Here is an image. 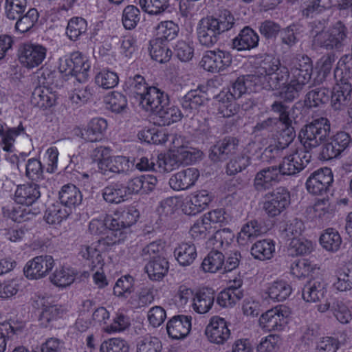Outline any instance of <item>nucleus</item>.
Segmentation results:
<instances>
[{
	"mask_svg": "<svg viewBox=\"0 0 352 352\" xmlns=\"http://www.w3.org/2000/svg\"><path fill=\"white\" fill-rule=\"evenodd\" d=\"M328 24L326 19H318L309 23L311 45L315 48L326 50H341L347 43L349 32L345 23L338 20L325 30Z\"/></svg>",
	"mask_w": 352,
	"mask_h": 352,
	"instance_id": "obj_1",
	"label": "nucleus"
},
{
	"mask_svg": "<svg viewBox=\"0 0 352 352\" xmlns=\"http://www.w3.org/2000/svg\"><path fill=\"white\" fill-rule=\"evenodd\" d=\"M252 75L258 88L275 90L280 88V84L288 79L289 72L281 64L279 58L264 54L256 58L255 69Z\"/></svg>",
	"mask_w": 352,
	"mask_h": 352,
	"instance_id": "obj_2",
	"label": "nucleus"
},
{
	"mask_svg": "<svg viewBox=\"0 0 352 352\" xmlns=\"http://www.w3.org/2000/svg\"><path fill=\"white\" fill-rule=\"evenodd\" d=\"M234 24V16L226 9L202 18L196 28L199 43L208 48L213 47L219 41L220 36L233 28Z\"/></svg>",
	"mask_w": 352,
	"mask_h": 352,
	"instance_id": "obj_3",
	"label": "nucleus"
},
{
	"mask_svg": "<svg viewBox=\"0 0 352 352\" xmlns=\"http://www.w3.org/2000/svg\"><path fill=\"white\" fill-rule=\"evenodd\" d=\"M330 130L329 120L322 117L305 125L299 132L298 138L303 148L310 153L326 141Z\"/></svg>",
	"mask_w": 352,
	"mask_h": 352,
	"instance_id": "obj_4",
	"label": "nucleus"
},
{
	"mask_svg": "<svg viewBox=\"0 0 352 352\" xmlns=\"http://www.w3.org/2000/svg\"><path fill=\"white\" fill-rule=\"evenodd\" d=\"M262 208L270 217L280 214L290 205V192L284 186H279L265 194Z\"/></svg>",
	"mask_w": 352,
	"mask_h": 352,
	"instance_id": "obj_5",
	"label": "nucleus"
},
{
	"mask_svg": "<svg viewBox=\"0 0 352 352\" xmlns=\"http://www.w3.org/2000/svg\"><path fill=\"white\" fill-rule=\"evenodd\" d=\"M311 155L304 148L285 155L277 166L282 175L292 176L302 170L310 162Z\"/></svg>",
	"mask_w": 352,
	"mask_h": 352,
	"instance_id": "obj_6",
	"label": "nucleus"
},
{
	"mask_svg": "<svg viewBox=\"0 0 352 352\" xmlns=\"http://www.w3.org/2000/svg\"><path fill=\"white\" fill-rule=\"evenodd\" d=\"M232 63V56L229 52L217 49L207 51L199 64L207 72L219 73L228 68Z\"/></svg>",
	"mask_w": 352,
	"mask_h": 352,
	"instance_id": "obj_7",
	"label": "nucleus"
},
{
	"mask_svg": "<svg viewBox=\"0 0 352 352\" xmlns=\"http://www.w3.org/2000/svg\"><path fill=\"white\" fill-rule=\"evenodd\" d=\"M140 212L135 206L124 210H118L113 214L106 217L107 228L116 231L126 233V229L133 225L138 219Z\"/></svg>",
	"mask_w": 352,
	"mask_h": 352,
	"instance_id": "obj_8",
	"label": "nucleus"
},
{
	"mask_svg": "<svg viewBox=\"0 0 352 352\" xmlns=\"http://www.w3.org/2000/svg\"><path fill=\"white\" fill-rule=\"evenodd\" d=\"M47 48L42 45L25 43L19 50V60L28 68L39 66L46 58Z\"/></svg>",
	"mask_w": 352,
	"mask_h": 352,
	"instance_id": "obj_9",
	"label": "nucleus"
},
{
	"mask_svg": "<svg viewBox=\"0 0 352 352\" xmlns=\"http://www.w3.org/2000/svg\"><path fill=\"white\" fill-rule=\"evenodd\" d=\"M333 182L331 170L329 168L318 169L309 176L306 181L307 191L314 195H322L329 190Z\"/></svg>",
	"mask_w": 352,
	"mask_h": 352,
	"instance_id": "obj_10",
	"label": "nucleus"
},
{
	"mask_svg": "<svg viewBox=\"0 0 352 352\" xmlns=\"http://www.w3.org/2000/svg\"><path fill=\"white\" fill-rule=\"evenodd\" d=\"M288 311L286 307L279 306L267 311L259 318L261 327L267 331H280L287 323Z\"/></svg>",
	"mask_w": 352,
	"mask_h": 352,
	"instance_id": "obj_11",
	"label": "nucleus"
},
{
	"mask_svg": "<svg viewBox=\"0 0 352 352\" xmlns=\"http://www.w3.org/2000/svg\"><path fill=\"white\" fill-rule=\"evenodd\" d=\"M281 176L276 165L265 167L256 173L253 188L258 193L266 192L280 181Z\"/></svg>",
	"mask_w": 352,
	"mask_h": 352,
	"instance_id": "obj_12",
	"label": "nucleus"
},
{
	"mask_svg": "<svg viewBox=\"0 0 352 352\" xmlns=\"http://www.w3.org/2000/svg\"><path fill=\"white\" fill-rule=\"evenodd\" d=\"M54 265L52 256H38L29 261L24 269V274L29 279H39L45 277Z\"/></svg>",
	"mask_w": 352,
	"mask_h": 352,
	"instance_id": "obj_13",
	"label": "nucleus"
},
{
	"mask_svg": "<svg viewBox=\"0 0 352 352\" xmlns=\"http://www.w3.org/2000/svg\"><path fill=\"white\" fill-rule=\"evenodd\" d=\"M239 140L232 136H226L217 141L210 148L209 158L214 162H223L235 153L238 146Z\"/></svg>",
	"mask_w": 352,
	"mask_h": 352,
	"instance_id": "obj_14",
	"label": "nucleus"
},
{
	"mask_svg": "<svg viewBox=\"0 0 352 352\" xmlns=\"http://www.w3.org/2000/svg\"><path fill=\"white\" fill-rule=\"evenodd\" d=\"M335 79L338 82L331 91V104L335 110H340L348 106L352 98V86L349 82L350 79L336 78Z\"/></svg>",
	"mask_w": 352,
	"mask_h": 352,
	"instance_id": "obj_15",
	"label": "nucleus"
},
{
	"mask_svg": "<svg viewBox=\"0 0 352 352\" xmlns=\"http://www.w3.org/2000/svg\"><path fill=\"white\" fill-rule=\"evenodd\" d=\"M205 334L210 342L222 344L230 338V331L223 318L213 316L206 327Z\"/></svg>",
	"mask_w": 352,
	"mask_h": 352,
	"instance_id": "obj_16",
	"label": "nucleus"
},
{
	"mask_svg": "<svg viewBox=\"0 0 352 352\" xmlns=\"http://www.w3.org/2000/svg\"><path fill=\"white\" fill-rule=\"evenodd\" d=\"M168 96L164 91L150 86L138 104L146 111L155 113L164 105L168 104Z\"/></svg>",
	"mask_w": 352,
	"mask_h": 352,
	"instance_id": "obj_17",
	"label": "nucleus"
},
{
	"mask_svg": "<svg viewBox=\"0 0 352 352\" xmlns=\"http://www.w3.org/2000/svg\"><path fill=\"white\" fill-rule=\"evenodd\" d=\"M313 65L311 58L305 54L296 55L291 67L292 78L306 85L311 79Z\"/></svg>",
	"mask_w": 352,
	"mask_h": 352,
	"instance_id": "obj_18",
	"label": "nucleus"
},
{
	"mask_svg": "<svg viewBox=\"0 0 352 352\" xmlns=\"http://www.w3.org/2000/svg\"><path fill=\"white\" fill-rule=\"evenodd\" d=\"M199 177V171L198 169L188 168L173 175L168 184L174 190H185L194 186Z\"/></svg>",
	"mask_w": 352,
	"mask_h": 352,
	"instance_id": "obj_19",
	"label": "nucleus"
},
{
	"mask_svg": "<svg viewBox=\"0 0 352 352\" xmlns=\"http://www.w3.org/2000/svg\"><path fill=\"white\" fill-rule=\"evenodd\" d=\"M192 317L185 315H177L167 322L166 330L170 338L180 340L186 338L191 329Z\"/></svg>",
	"mask_w": 352,
	"mask_h": 352,
	"instance_id": "obj_20",
	"label": "nucleus"
},
{
	"mask_svg": "<svg viewBox=\"0 0 352 352\" xmlns=\"http://www.w3.org/2000/svg\"><path fill=\"white\" fill-rule=\"evenodd\" d=\"M258 89L257 82L252 74L241 76L232 83L225 95L228 96V99L236 100L248 92L257 91Z\"/></svg>",
	"mask_w": 352,
	"mask_h": 352,
	"instance_id": "obj_21",
	"label": "nucleus"
},
{
	"mask_svg": "<svg viewBox=\"0 0 352 352\" xmlns=\"http://www.w3.org/2000/svg\"><path fill=\"white\" fill-rule=\"evenodd\" d=\"M149 87L150 85L146 83L144 77L140 74L128 77L123 85L126 94L138 104Z\"/></svg>",
	"mask_w": 352,
	"mask_h": 352,
	"instance_id": "obj_22",
	"label": "nucleus"
},
{
	"mask_svg": "<svg viewBox=\"0 0 352 352\" xmlns=\"http://www.w3.org/2000/svg\"><path fill=\"white\" fill-rule=\"evenodd\" d=\"M178 100L186 116L195 114L207 100L206 95L199 89H192Z\"/></svg>",
	"mask_w": 352,
	"mask_h": 352,
	"instance_id": "obj_23",
	"label": "nucleus"
},
{
	"mask_svg": "<svg viewBox=\"0 0 352 352\" xmlns=\"http://www.w3.org/2000/svg\"><path fill=\"white\" fill-rule=\"evenodd\" d=\"M107 129V122L105 119L94 118L81 130V137L88 142H99L104 138Z\"/></svg>",
	"mask_w": 352,
	"mask_h": 352,
	"instance_id": "obj_24",
	"label": "nucleus"
},
{
	"mask_svg": "<svg viewBox=\"0 0 352 352\" xmlns=\"http://www.w3.org/2000/svg\"><path fill=\"white\" fill-rule=\"evenodd\" d=\"M258 34L249 26H245L232 39V46L238 51L250 50L258 46Z\"/></svg>",
	"mask_w": 352,
	"mask_h": 352,
	"instance_id": "obj_25",
	"label": "nucleus"
},
{
	"mask_svg": "<svg viewBox=\"0 0 352 352\" xmlns=\"http://www.w3.org/2000/svg\"><path fill=\"white\" fill-rule=\"evenodd\" d=\"M40 197V186L36 183L19 185L14 193L15 201L28 206L35 203Z\"/></svg>",
	"mask_w": 352,
	"mask_h": 352,
	"instance_id": "obj_26",
	"label": "nucleus"
},
{
	"mask_svg": "<svg viewBox=\"0 0 352 352\" xmlns=\"http://www.w3.org/2000/svg\"><path fill=\"white\" fill-rule=\"evenodd\" d=\"M59 204L64 206L65 208L72 209L79 206L82 200V195L80 190L73 184L64 185L58 193Z\"/></svg>",
	"mask_w": 352,
	"mask_h": 352,
	"instance_id": "obj_27",
	"label": "nucleus"
},
{
	"mask_svg": "<svg viewBox=\"0 0 352 352\" xmlns=\"http://www.w3.org/2000/svg\"><path fill=\"white\" fill-rule=\"evenodd\" d=\"M214 298V291L212 289L201 288L195 294L192 308L198 314H206L212 308Z\"/></svg>",
	"mask_w": 352,
	"mask_h": 352,
	"instance_id": "obj_28",
	"label": "nucleus"
},
{
	"mask_svg": "<svg viewBox=\"0 0 352 352\" xmlns=\"http://www.w3.org/2000/svg\"><path fill=\"white\" fill-rule=\"evenodd\" d=\"M169 269L168 260L163 256H157L148 262L144 270L148 278L155 281H160L167 274Z\"/></svg>",
	"mask_w": 352,
	"mask_h": 352,
	"instance_id": "obj_29",
	"label": "nucleus"
},
{
	"mask_svg": "<svg viewBox=\"0 0 352 352\" xmlns=\"http://www.w3.org/2000/svg\"><path fill=\"white\" fill-rule=\"evenodd\" d=\"M56 96L45 86H38L34 89L30 102L36 107L45 110L55 104Z\"/></svg>",
	"mask_w": 352,
	"mask_h": 352,
	"instance_id": "obj_30",
	"label": "nucleus"
},
{
	"mask_svg": "<svg viewBox=\"0 0 352 352\" xmlns=\"http://www.w3.org/2000/svg\"><path fill=\"white\" fill-rule=\"evenodd\" d=\"M23 133L25 128L21 122L17 127H9L6 123L0 122V142L3 151L12 152L16 138Z\"/></svg>",
	"mask_w": 352,
	"mask_h": 352,
	"instance_id": "obj_31",
	"label": "nucleus"
},
{
	"mask_svg": "<svg viewBox=\"0 0 352 352\" xmlns=\"http://www.w3.org/2000/svg\"><path fill=\"white\" fill-rule=\"evenodd\" d=\"M173 254L178 263L183 267L190 265L197 256L196 247L190 242L178 244L174 250Z\"/></svg>",
	"mask_w": 352,
	"mask_h": 352,
	"instance_id": "obj_32",
	"label": "nucleus"
},
{
	"mask_svg": "<svg viewBox=\"0 0 352 352\" xmlns=\"http://www.w3.org/2000/svg\"><path fill=\"white\" fill-rule=\"evenodd\" d=\"M65 314V309L58 305H43L38 317L40 324L45 327L53 325L54 322L62 318Z\"/></svg>",
	"mask_w": 352,
	"mask_h": 352,
	"instance_id": "obj_33",
	"label": "nucleus"
},
{
	"mask_svg": "<svg viewBox=\"0 0 352 352\" xmlns=\"http://www.w3.org/2000/svg\"><path fill=\"white\" fill-rule=\"evenodd\" d=\"M102 197L110 204H120L129 197L124 184L120 182L112 183L104 187L102 190Z\"/></svg>",
	"mask_w": 352,
	"mask_h": 352,
	"instance_id": "obj_34",
	"label": "nucleus"
},
{
	"mask_svg": "<svg viewBox=\"0 0 352 352\" xmlns=\"http://www.w3.org/2000/svg\"><path fill=\"white\" fill-rule=\"evenodd\" d=\"M326 285L323 282L315 280L306 284L302 291V298L307 302H316L326 297Z\"/></svg>",
	"mask_w": 352,
	"mask_h": 352,
	"instance_id": "obj_35",
	"label": "nucleus"
},
{
	"mask_svg": "<svg viewBox=\"0 0 352 352\" xmlns=\"http://www.w3.org/2000/svg\"><path fill=\"white\" fill-rule=\"evenodd\" d=\"M74 77L80 82H85L89 78L91 63L88 58L79 52L72 53Z\"/></svg>",
	"mask_w": 352,
	"mask_h": 352,
	"instance_id": "obj_36",
	"label": "nucleus"
},
{
	"mask_svg": "<svg viewBox=\"0 0 352 352\" xmlns=\"http://www.w3.org/2000/svg\"><path fill=\"white\" fill-rule=\"evenodd\" d=\"M148 50L152 59L160 63L168 62L172 55L167 42L157 38L150 41Z\"/></svg>",
	"mask_w": 352,
	"mask_h": 352,
	"instance_id": "obj_37",
	"label": "nucleus"
},
{
	"mask_svg": "<svg viewBox=\"0 0 352 352\" xmlns=\"http://www.w3.org/2000/svg\"><path fill=\"white\" fill-rule=\"evenodd\" d=\"M76 275V271L64 266L57 267L50 276V281L58 287H66L74 283Z\"/></svg>",
	"mask_w": 352,
	"mask_h": 352,
	"instance_id": "obj_38",
	"label": "nucleus"
},
{
	"mask_svg": "<svg viewBox=\"0 0 352 352\" xmlns=\"http://www.w3.org/2000/svg\"><path fill=\"white\" fill-rule=\"evenodd\" d=\"M72 214L71 209L56 203L50 206L45 212L44 219L51 225H58Z\"/></svg>",
	"mask_w": 352,
	"mask_h": 352,
	"instance_id": "obj_39",
	"label": "nucleus"
},
{
	"mask_svg": "<svg viewBox=\"0 0 352 352\" xmlns=\"http://www.w3.org/2000/svg\"><path fill=\"white\" fill-rule=\"evenodd\" d=\"M155 114L159 118V124L163 126H168L178 122L184 116V113L178 107L170 105L169 103L160 109Z\"/></svg>",
	"mask_w": 352,
	"mask_h": 352,
	"instance_id": "obj_40",
	"label": "nucleus"
},
{
	"mask_svg": "<svg viewBox=\"0 0 352 352\" xmlns=\"http://www.w3.org/2000/svg\"><path fill=\"white\" fill-rule=\"evenodd\" d=\"M275 252V245L273 241L264 239L256 241L251 248L252 256L260 261L270 259Z\"/></svg>",
	"mask_w": 352,
	"mask_h": 352,
	"instance_id": "obj_41",
	"label": "nucleus"
},
{
	"mask_svg": "<svg viewBox=\"0 0 352 352\" xmlns=\"http://www.w3.org/2000/svg\"><path fill=\"white\" fill-rule=\"evenodd\" d=\"M135 159L131 160L129 157L117 155L111 157L110 161L107 163L109 171L116 174L127 175L133 170Z\"/></svg>",
	"mask_w": 352,
	"mask_h": 352,
	"instance_id": "obj_42",
	"label": "nucleus"
},
{
	"mask_svg": "<svg viewBox=\"0 0 352 352\" xmlns=\"http://www.w3.org/2000/svg\"><path fill=\"white\" fill-rule=\"evenodd\" d=\"M320 243L327 251L336 252L342 244L339 232L333 228H327L320 236Z\"/></svg>",
	"mask_w": 352,
	"mask_h": 352,
	"instance_id": "obj_43",
	"label": "nucleus"
},
{
	"mask_svg": "<svg viewBox=\"0 0 352 352\" xmlns=\"http://www.w3.org/2000/svg\"><path fill=\"white\" fill-rule=\"evenodd\" d=\"M292 287L286 281L280 280L273 282L267 289V294L274 301H283L292 294Z\"/></svg>",
	"mask_w": 352,
	"mask_h": 352,
	"instance_id": "obj_44",
	"label": "nucleus"
},
{
	"mask_svg": "<svg viewBox=\"0 0 352 352\" xmlns=\"http://www.w3.org/2000/svg\"><path fill=\"white\" fill-rule=\"evenodd\" d=\"M157 38L164 41L173 40L178 35L179 27L173 21H164L159 23L155 28Z\"/></svg>",
	"mask_w": 352,
	"mask_h": 352,
	"instance_id": "obj_45",
	"label": "nucleus"
},
{
	"mask_svg": "<svg viewBox=\"0 0 352 352\" xmlns=\"http://www.w3.org/2000/svg\"><path fill=\"white\" fill-rule=\"evenodd\" d=\"M223 264L224 255L221 252L212 250L204 258L201 267L205 272L215 273L223 269Z\"/></svg>",
	"mask_w": 352,
	"mask_h": 352,
	"instance_id": "obj_46",
	"label": "nucleus"
},
{
	"mask_svg": "<svg viewBox=\"0 0 352 352\" xmlns=\"http://www.w3.org/2000/svg\"><path fill=\"white\" fill-rule=\"evenodd\" d=\"M331 91L325 87L316 88L306 95L305 103L310 107H317L329 102Z\"/></svg>",
	"mask_w": 352,
	"mask_h": 352,
	"instance_id": "obj_47",
	"label": "nucleus"
},
{
	"mask_svg": "<svg viewBox=\"0 0 352 352\" xmlns=\"http://www.w3.org/2000/svg\"><path fill=\"white\" fill-rule=\"evenodd\" d=\"M87 30V23L82 17H73L67 24L66 34L72 41H77Z\"/></svg>",
	"mask_w": 352,
	"mask_h": 352,
	"instance_id": "obj_48",
	"label": "nucleus"
},
{
	"mask_svg": "<svg viewBox=\"0 0 352 352\" xmlns=\"http://www.w3.org/2000/svg\"><path fill=\"white\" fill-rule=\"evenodd\" d=\"M263 233V227L256 220H252L243 226L238 236V242L252 241Z\"/></svg>",
	"mask_w": 352,
	"mask_h": 352,
	"instance_id": "obj_49",
	"label": "nucleus"
},
{
	"mask_svg": "<svg viewBox=\"0 0 352 352\" xmlns=\"http://www.w3.org/2000/svg\"><path fill=\"white\" fill-rule=\"evenodd\" d=\"M285 81L283 82V86L278 92V96L285 102H292L295 98L299 96L305 85L301 84V82L293 78H292L290 82L287 84H285Z\"/></svg>",
	"mask_w": 352,
	"mask_h": 352,
	"instance_id": "obj_50",
	"label": "nucleus"
},
{
	"mask_svg": "<svg viewBox=\"0 0 352 352\" xmlns=\"http://www.w3.org/2000/svg\"><path fill=\"white\" fill-rule=\"evenodd\" d=\"M141 19V12L139 8L133 5H129L122 12V22L126 30H133Z\"/></svg>",
	"mask_w": 352,
	"mask_h": 352,
	"instance_id": "obj_51",
	"label": "nucleus"
},
{
	"mask_svg": "<svg viewBox=\"0 0 352 352\" xmlns=\"http://www.w3.org/2000/svg\"><path fill=\"white\" fill-rule=\"evenodd\" d=\"M219 115L223 118H230L236 115L240 110L239 104H238L234 99H228V96L224 92L219 95Z\"/></svg>",
	"mask_w": 352,
	"mask_h": 352,
	"instance_id": "obj_52",
	"label": "nucleus"
},
{
	"mask_svg": "<svg viewBox=\"0 0 352 352\" xmlns=\"http://www.w3.org/2000/svg\"><path fill=\"white\" fill-rule=\"evenodd\" d=\"M16 19L15 29L21 33H25L29 31L38 21V13L35 8H31L25 14H21Z\"/></svg>",
	"mask_w": 352,
	"mask_h": 352,
	"instance_id": "obj_53",
	"label": "nucleus"
},
{
	"mask_svg": "<svg viewBox=\"0 0 352 352\" xmlns=\"http://www.w3.org/2000/svg\"><path fill=\"white\" fill-rule=\"evenodd\" d=\"M250 163V157L245 154L234 156L228 162L226 172L228 175H234L245 170Z\"/></svg>",
	"mask_w": 352,
	"mask_h": 352,
	"instance_id": "obj_54",
	"label": "nucleus"
},
{
	"mask_svg": "<svg viewBox=\"0 0 352 352\" xmlns=\"http://www.w3.org/2000/svg\"><path fill=\"white\" fill-rule=\"evenodd\" d=\"M109 229L107 236L98 240V246L103 251H107L111 247L120 243L126 239V233L119 232L113 229Z\"/></svg>",
	"mask_w": 352,
	"mask_h": 352,
	"instance_id": "obj_55",
	"label": "nucleus"
},
{
	"mask_svg": "<svg viewBox=\"0 0 352 352\" xmlns=\"http://www.w3.org/2000/svg\"><path fill=\"white\" fill-rule=\"evenodd\" d=\"M136 347L137 352H161L162 344L158 338L147 336L138 339Z\"/></svg>",
	"mask_w": 352,
	"mask_h": 352,
	"instance_id": "obj_56",
	"label": "nucleus"
},
{
	"mask_svg": "<svg viewBox=\"0 0 352 352\" xmlns=\"http://www.w3.org/2000/svg\"><path fill=\"white\" fill-rule=\"evenodd\" d=\"M43 169L39 160L32 157L28 160L25 164V177L32 181L39 182L43 179Z\"/></svg>",
	"mask_w": 352,
	"mask_h": 352,
	"instance_id": "obj_57",
	"label": "nucleus"
},
{
	"mask_svg": "<svg viewBox=\"0 0 352 352\" xmlns=\"http://www.w3.org/2000/svg\"><path fill=\"white\" fill-rule=\"evenodd\" d=\"M96 83L103 89H111L116 87L119 82L118 74L109 69H102L95 76Z\"/></svg>",
	"mask_w": 352,
	"mask_h": 352,
	"instance_id": "obj_58",
	"label": "nucleus"
},
{
	"mask_svg": "<svg viewBox=\"0 0 352 352\" xmlns=\"http://www.w3.org/2000/svg\"><path fill=\"white\" fill-rule=\"evenodd\" d=\"M102 250L98 247L91 245H82L80 254L84 258L91 262V267L102 266L103 258L100 253Z\"/></svg>",
	"mask_w": 352,
	"mask_h": 352,
	"instance_id": "obj_59",
	"label": "nucleus"
},
{
	"mask_svg": "<svg viewBox=\"0 0 352 352\" xmlns=\"http://www.w3.org/2000/svg\"><path fill=\"white\" fill-rule=\"evenodd\" d=\"M168 0H140L142 9L151 15H160L168 7Z\"/></svg>",
	"mask_w": 352,
	"mask_h": 352,
	"instance_id": "obj_60",
	"label": "nucleus"
},
{
	"mask_svg": "<svg viewBox=\"0 0 352 352\" xmlns=\"http://www.w3.org/2000/svg\"><path fill=\"white\" fill-rule=\"evenodd\" d=\"M324 10L322 0H302L300 12L302 17L313 18Z\"/></svg>",
	"mask_w": 352,
	"mask_h": 352,
	"instance_id": "obj_61",
	"label": "nucleus"
},
{
	"mask_svg": "<svg viewBox=\"0 0 352 352\" xmlns=\"http://www.w3.org/2000/svg\"><path fill=\"white\" fill-rule=\"evenodd\" d=\"M27 7V0H6L5 10L6 16L15 20L23 14Z\"/></svg>",
	"mask_w": 352,
	"mask_h": 352,
	"instance_id": "obj_62",
	"label": "nucleus"
},
{
	"mask_svg": "<svg viewBox=\"0 0 352 352\" xmlns=\"http://www.w3.org/2000/svg\"><path fill=\"white\" fill-rule=\"evenodd\" d=\"M100 352H129L127 342L121 338H113L104 340L100 346Z\"/></svg>",
	"mask_w": 352,
	"mask_h": 352,
	"instance_id": "obj_63",
	"label": "nucleus"
},
{
	"mask_svg": "<svg viewBox=\"0 0 352 352\" xmlns=\"http://www.w3.org/2000/svg\"><path fill=\"white\" fill-rule=\"evenodd\" d=\"M335 288L340 292H346L352 289V270L342 268L337 273V280L333 283Z\"/></svg>",
	"mask_w": 352,
	"mask_h": 352,
	"instance_id": "obj_64",
	"label": "nucleus"
}]
</instances>
